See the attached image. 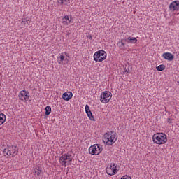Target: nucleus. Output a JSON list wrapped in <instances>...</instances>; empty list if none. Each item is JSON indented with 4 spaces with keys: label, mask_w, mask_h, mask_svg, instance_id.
Instances as JSON below:
<instances>
[{
    "label": "nucleus",
    "mask_w": 179,
    "mask_h": 179,
    "mask_svg": "<svg viewBox=\"0 0 179 179\" xmlns=\"http://www.w3.org/2000/svg\"><path fill=\"white\" fill-rule=\"evenodd\" d=\"M117 136V133L114 131H110L109 133H106L103 136V142L108 146H111V145H114L115 143V138Z\"/></svg>",
    "instance_id": "obj_1"
},
{
    "label": "nucleus",
    "mask_w": 179,
    "mask_h": 179,
    "mask_svg": "<svg viewBox=\"0 0 179 179\" xmlns=\"http://www.w3.org/2000/svg\"><path fill=\"white\" fill-rule=\"evenodd\" d=\"M152 141L157 145H164L167 142V135L164 133H157L153 135Z\"/></svg>",
    "instance_id": "obj_2"
},
{
    "label": "nucleus",
    "mask_w": 179,
    "mask_h": 179,
    "mask_svg": "<svg viewBox=\"0 0 179 179\" xmlns=\"http://www.w3.org/2000/svg\"><path fill=\"white\" fill-rule=\"evenodd\" d=\"M3 155L5 157H15L17 155V147L10 145L3 150Z\"/></svg>",
    "instance_id": "obj_3"
},
{
    "label": "nucleus",
    "mask_w": 179,
    "mask_h": 179,
    "mask_svg": "<svg viewBox=\"0 0 179 179\" xmlns=\"http://www.w3.org/2000/svg\"><path fill=\"white\" fill-rule=\"evenodd\" d=\"M59 163L62 166L66 167V163L68 164H72V155L71 154H63L59 158Z\"/></svg>",
    "instance_id": "obj_4"
},
{
    "label": "nucleus",
    "mask_w": 179,
    "mask_h": 179,
    "mask_svg": "<svg viewBox=\"0 0 179 179\" xmlns=\"http://www.w3.org/2000/svg\"><path fill=\"white\" fill-rule=\"evenodd\" d=\"M107 58V52L104 50H99L94 53V59L96 62H103Z\"/></svg>",
    "instance_id": "obj_5"
},
{
    "label": "nucleus",
    "mask_w": 179,
    "mask_h": 179,
    "mask_svg": "<svg viewBox=\"0 0 179 179\" xmlns=\"http://www.w3.org/2000/svg\"><path fill=\"white\" fill-rule=\"evenodd\" d=\"M89 152L90 155L97 156V155H100L103 152V147L101 145L94 144L89 148Z\"/></svg>",
    "instance_id": "obj_6"
},
{
    "label": "nucleus",
    "mask_w": 179,
    "mask_h": 179,
    "mask_svg": "<svg viewBox=\"0 0 179 179\" xmlns=\"http://www.w3.org/2000/svg\"><path fill=\"white\" fill-rule=\"evenodd\" d=\"M113 94L111 92L108 91L103 92L100 96V101L103 103V104H106V103H110V100H111Z\"/></svg>",
    "instance_id": "obj_7"
},
{
    "label": "nucleus",
    "mask_w": 179,
    "mask_h": 179,
    "mask_svg": "<svg viewBox=\"0 0 179 179\" xmlns=\"http://www.w3.org/2000/svg\"><path fill=\"white\" fill-rule=\"evenodd\" d=\"M169 9L171 12H179V1H172L169 6Z\"/></svg>",
    "instance_id": "obj_8"
},
{
    "label": "nucleus",
    "mask_w": 179,
    "mask_h": 179,
    "mask_svg": "<svg viewBox=\"0 0 179 179\" xmlns=\"http://www.w3.org/2000/svg\"><path fill=\"white\" fill-rule=\"evenodd\" d=\"M18 97L21 101H27L30 97V95H29V92L22 90L19 93Z\"/></svg>",
    "instance_id": "obj_9"
},
{
    "label": "nucleus",
    "mask_w": 179,
    "mask_h": 179,
    "mask_svg": "<svg viewBox=\"0 0 179 179\" xmlns=\"http://www.w3.org/2000/svg\"><path fill=\"white\" fill-rule=\"evenodd\" d=\"M117 166H115V164H113V165H110V168L106 169L107 174L109 176H114V174H117Z\"/></svg>",
    "instance_id": "obj_10"
},
{
    "label": "nucleus",
    "mask_w": 179,
    "mask_h": 179,
    "mask_svg": "<svg viewBox=\"0 0 179 179\" xmlns=\"http://www.w3.org/2000/svg\"><path fill=\"white\" fill-rule=\"evenodd\" d=\"M85 112L87 117L90 118L91 121H94V117H93V114H92V111L90 110V108L89 105L85 106Z\"/></svg>",
    "instance_id": "obj_11"
},
{
    "label": "nucleus",
    "mask_w": 179,
    "mask_h": 179,
    "mask_svg": "<svg viewBox=\"0 0 179 179\" xmlns=\"http://www.w3.org/2000/svg\"><path fill=\"white\" fill-rule=\"evenodd\" d=\"M60 59L58 60L59 64L62 65H66L68 62H69V59H68V57L64 56V55H60L59 56Z\"/></svg>",
    "instance_id": "obj_12"
},
{
    "label": "nucleus",
    "mask_w": 179,
    "mask_h": 179,
    "mask_svg": "<svg viewBox=\"0 0 179 179\" xmlns=\"http://www.w3.org/2000/svg\"><path fill=\"white\" fill-rule=\"evenodd\" d=\"M73 94L71 92H64L62 95V99L66 100V101H69L71 100V97H73Z\"/></svg>",
    "instance_id": "obj_13"
},
{
    "label": "nucleus",
    "mask_w": 179,
    "mask_h": 179,
    "mask_svg": "<svg viewBox=\"0 0 179 179\" xmlns=\"http://www.w3.org/2000/svg\"><path fill=\"white\" fill-rule=\"evenodd\" d=\"M163 57L167 61H173L174 60V55L170 52H165L162 55Z\"/></svg>",
    "instance_id": "obj_14"
},
{
    "label": "nucleus",
    "mask_w": 179,
    "mask_h": 179,
    "mask_svg": "<svg viewBox=\"0 0 179 179\" xmlns=\"http://www.w3.org/2000/svg\"><path fill=\"white\" fill-rule=\"evenodd\" d=\"M125 41L130 44H136V43L138 42V39H136V38H132L129 36L125 40Z\"/></svg>",
    "instance_id": "obj_15"
},
{
    "label": "nucleus",
    "mask_w": 179,
    "mask_h": 179,
    "mask_svg": "<svg viewBox=\"0 0 179 179\" xmlns=\"http://www.w3.org/2000/svg\"><path fill=\"white\" fill-rule=\"evenodd\" d=\"M62 23L68 26L69 23H71V20H69V16L66 15L62 18Z\"/></svg>",
    "instance_id": "obj_16"
},
{
    "label": "nucleus",
    "mask_w": 179,
    "mask_h": 179,
    "mask_svg": "<svg viewBox=\"0 0 179 179\" xmlns=\"http://www.w3.org/2000/svg\"><path fill=\"white\" fill-rule=\"evenodd\" d=\"M6 121V115L3 113H0V125H2Z\"/></svg>",
    "instance_id": "obj_17"
},
{
    "label": "nucleus",
    "mask_w": 179,
    "mask_h": 179,
    "mask_svg": "<svg viewBox=\"0 0 179 179\" xmlns=\"http://www.w3.org/2000/svg\"><path fill=\"white\" fill-rule=\"evenodd\" d=\"M164 69H166V66L164 64L157 66V71H159V72H162V71H164Z\"/></svg>",
    "instance_id": "obj_18"
},
{
    "label": "nucleus",
    "mask_w": 179,
    "mask_h": 179,
    "mask_svg": "<svg viewBox=\"0 0 179 179\" xmlns=\"http://www.w3.org/2000/svg\"><path fill=\"white\" fill-rule=\"evenodd\" d=\"M34 171L36 176H40L41 173H43V171L41 169H39V168H35L34 169Z\"/></svg>",
    "instance_id": "obj_19"
},
{
    "label": "nucleus",
    "mask_w": 179,
    "mask_h": 179,
    "mask_svg": "<svg viewBox=\"0 0 179 179\" xmlns=\"http://www.w3.org/2000/svg\"><path fill=\"white\" fill-rule=\"evenodd\" d=\"M45 115H50L51 114V106H46L45 107Z\"/></svg>",
    "instance_id": "obj_20"
},
{
    "label": "nucleus",
    "mask_w": 179,
    "mask_h": 179,
    "mask_svg": "<svg viewBox=\"0 0 179 179\" xmlns=\"http://www.w3.org/2000/svg\"><path fill=\"white\" fill-rule=\"evenodd\" d=\"M29 23H30V20H27L26 21L22 20L21 24H24V26H26V24H29Z\"/></svg>",
    "instance_id": "obj_21"
},
{
    "label": "nucleus",
    "mask_w": 179,
    "mask_h": 179,
    "mask_svg": "<svg viewBox=\"0 0 179 179\" xmlns=\"http://www.w3.org/2000/svg\"><path fill=\"white\" fill-rule=\"evenodd\" d=\"M59 5H64V2H68V0H57Z\"/></svg>",
    "instance_id": "obj_22"
},
{
    "label": "nucleus",
    "mask_w": 179,
    "mask_h": 179,
    "mask_svg": "<svg viewBox=\"0 0 179 179\" xmlns=\"http://www.w3.org/2000/svg\"><path fill=\"white\" fill-rule=\"evenodd\" d=\"M121 43V45H120V50H124V47H125V43H124V42H120Z\"/></svg>",
    "instance_id": "obj_23"
},
{
    "label": "nucleus",
    "mask_w": 179,
    "mask_h": 179,
    "mask_svg": "<svg viewBox=\"0 0 179 179\" xmlns=\"http://www.w3.org/2000/svg\"><path fill=\"white\" fill-rule=\"evenodd\" d=\"M167 122H168V124H172V123H173V119H171V118H168V119H167Z\"/></svg>",
    "instance_id": "obj_24"
},
{
    "label": "nucleus",
    "mask_w": 179,
    "mask_h": 179,
    "mask_svg": "<svg viewBox=\"0 0 179 179\" xmlns=\"http://www.w3.org/2000/svg\"><path fill=\"white\" fill-rule=\"evenodd\" d=\"M87 37L89 40H93V37L92 36V35H89Z\"/></svg>",
    "instance_id": "obj_25"
},
{
    "label": "nucleus",
    "mask_w": 179,
    "mask_h": 179,
    "mask_svg": "<svg viewBox=\"0 0 179 179\" xmlns=\"http://www.w3.org/2000/svg\"><path fill=\"white\" fill-rule=\"evenodd\" d=\"M124 71H125V72H126L127 73H128V71H127L126 69H124Z\"/></svg>",
    "instance_id": "obj_26"
},
{
    "label": "nucleus",
    "mask_w": 179,
    "mask_h": 179,
    "mask_svg": "<svg viewBox=\"0 0 179 179\" xmlns=\"http://www.w3.org/2000/svg\"><path fill=\"white\" fill-rule=\"evenodd\" d=\"M176 55H179V52H176Z\"/></svg>",
    "instance_id": "obj_27"
},
{
    "label": "nucleus",
    "mask_w": 179,
    "mask_h": 179,
    "mask_svg": "<svg viewBox=\"0 0 179 179\" xmlns=\"http://www.w3.org/2000/svg\"><path fill=\"white\" fill-rule=\"evenodd\" d=\"M64 54H65V55H67V53H66V52H64Z\"/></svg>",
    "instance_id": "obj_28"
},
{
    "label": "nucleus",
    "mask_w": 179,
    "mask_h": 179,
    "mask_svg": "<svg viewBox=\"0 0 179 179\" xmlns=\"http://www.w3.org/2000/svg\"><path fill=\"white\" fill-rule=\"evenodd\" d=\"M66 57H69V55H66Z\"/></svg>",
    "instance_id": "obj_29"
}]
</instances>
